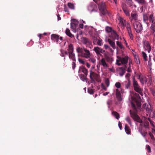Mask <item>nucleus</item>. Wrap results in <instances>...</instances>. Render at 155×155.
<instances>
[{"label":"nucleus","mask_w":155,"mask_h":155,"mask_svg":"<svg viewBox=\"0 0 155 155\" xmlns=\"http://www.w3.org/2000/svg\"><path fill=\"white\" fill-rule=\"evenodd\" d=\"M77 52L80 54L81 57L86 58H90L91 56V53L89 50L84 47H78L76 49Z\"/></svg>","instance_id":"nucleus-1"},{"label":"nucleus","mask_w":155,"mask_h":155,"mask_svg":"<svg viewBox=\"0 0 155 155\" xmlns=\"http://www.w3.org/2000/svg\"><path fill=\"white\" fill-rule=\"evenodd\" d=\"M131 105L132 108L134 110V111L132 112L131 110H130V116L134 121L140 124L142 123H143V120L140 119L136 112L137 109L136 106L133 103H131Z\"/></svg>","instance_id":"nucleus-2"},{"label":"nucleus","mask_w":155,"mask_h":155,"mask_svg":"<svg viewBox=\"0 0 155 155\" xmlns=\"http://www.w3.org/2000/svg\"><path fill=\"white\" fill-rule=\"evenodd\" d=\"M94 1L98 5V8L101 12V15H105L108 14L109 15V14L108 13L106 9V6L104 2L101 1V2H98V1H96L95 0Z\"/></svg>","instance_id":"nucleus-3"},{"label":"nucleus","mask_w":155,"mask_h":155,"mask_svg":"<svg viewBox=\"0 0 155 155\" xmlns=\"http://www.w3.org/2000/svg\"><path fill=\"white\" fill-rule=\"evenodd\" d=\"M133 85L134 90L142 96L143 95V89L140 87L137 81L135 80L134 77L133 78Z\"/></svg>","instance_id":"nucleus-4"},{"label":"nucleus","mask_w":155,"mask_h":155,"mask_svg":"<svg viewBox=\"0 0 155 155\" xmlns=\"http://www.w3.org/2000/svg\"><path fill=\"white\" fill-rule=\"evenodd\" d=\"M134 28L137 33H140L143 30L142 25L138 21H135L133 23Z\"/></svg>","instance_id":"nucleus-5"},{"label":"nucleus","mask_w":155,"mask_h":155,"mask_svg":"<svg viewBox=\"0 0 155 155\" xmlns=\"http://www.w3.org/2000/svg\"><path fill=\"white\" fill-rule=\"evenodd\" d=\"M90 77L92 78L95 79L98 82H101V80L99 74L91 71L90 72Z\"/></svg>","instance_id":"nucleus-6"},{"label":"nucleus","mask_w":155,"mask_h":155,"mask_svg":"<svg viewBox=\"0 0 155 155\" xmlns=\"http://www.w3.org/2000/svg\"><path fill=\"white\" fill-rule=\"evenodd\" d=\"M130 19L131 23L134 21H137L138 20V15L137 13L135 12H132L130 14Z\"/></svg>","instance_id":"nucleus-7"},{"label":"nucleus","mask_w":155,"mask_h":155,"mask_svg":"<svg viewBox=\"0 0 155 155\" xmlns=\"http://www.w3.org/2000/svg\"><path fill=\"white\" fill-rule=\"evenodd\" d=\"M143 47L145 50L147 51L149 53L151 50V48L148 41L144 40L143 41Z\"/></svg>","instance_id":"nucleus-8"},{"label":"nucleus","mask_w":155,"mask_h":155,"mask_svg":"<svg viewBox=\"0 0 155 155\" xmlns=\"http://www.w3.org/2000/svg\"><path fill=\"white\" fill-rule=\"evenodd\" d=\"M138 131L144 137H146L147 134V132L143 129V125L141 124L140 125Z\"/></svg>","instance_id":"nucleus-9"},{"label":"nucleus","mask_w":155,"mask_h":155,"mask_svg":"<svg viewBox=\"0 0 155 155\" xmlns=\"http://www.w3.org/2000/svg\"><path fill=\"white\" fill-rule=\"evenodd\" d=\"M122 7L124 12L126 15L127 16H129L130 15V12L126 5L125 4H123L122 5Z\"/></svg>","instance_id":"nucleus-10"},{"label":"nucleus","mask_w":155,"mask_h":155,"mask_svg":"<svg viewBox=\"0 0 155 155\" xmlns=\"http://www.w3.org/2000/svg\"><path fill=\"white\" fill-rule=\"evenodd\" d=\"M81 72H83L86 76H87V70L83 66H81L79 68L78 73H79Z\"/></svg>","instance_id":"nucleus-11"},{"label":"nucleus","mask_w":155,"mask_h":155,"mask_svg":"<svg viewBox=\"0 0 155 155\" xmlns=\"http://www.w3.org/2000/svg\"><path fill=\"white\" fill-rule=\"evenodd\" d=\"M71 21L72 22L71 23V27L72 30H75L77 25V21L74 19H72Z\"/></svg>","instance_id":"nucleus-12"},{"label":"nucleus","mask_w":155,"mask_h":155,"mask_svg":"<svg viewBox=\"0 0 155 155\" xmlns=\"http://www.w3.org/2000/svg\"><path fill=\"white\" fill-rule=\"evenodd\" d=\"M116 95L118 101H122V98L121 97V94L120 91L118 89H116Z\"/></svg>","instance_id":"nucleus-13"},{"label":"nucleus","mask_w":155,"mask_h":155,"mask_svg":"<svg viewBox=\"0 0 155 155\" xmlns=\"http://www.w3.org/2000/svg\"><path fill=\"white\" fill-rule=\"evenodd\" d=\"M128 56L121 58L120 60L123 64H126L128 62Z\"/></svg>","instance_id":"nucleus-14"},{"label":"nucleus","mask_w":155,"mask_h":155,"mask_svg":"<svg viewBox=\"0 0 155 155\" xmlns=\"http://www.w3.org/2000/svg\"><path fill=\"white\" fill-rule=\"evenodd\" d=\"M142 119L144 120V122L143 125L144 127L145 128H148L149 125V122L146 120L147 118L143 116L142 117Z\"/></svg>","instance_id":"nucleus-15"},{"label":"nucleus","mask_w":155,"mask_h":155,"mask_svg":"<svg viewBox=\"0 0 155 155\" xmlns=\"http://www.w3.org/2000/svg\"><path fill=\"white\" fill-rule=\"evenodd\" d=\"M107 41L114 49H115L116 48L115 43L114 40H112L108 38L107 39Z\"/></svg>","instance_id":"nucleus-16"},{"label":"nucleus","mask_w":155,"mask_h":155,"mask_svg":"<svg viewBox=\"0 0 155 155\" xmlns=\"http://www.w3.org/2000/svg\"><path fill=\"white\" fill-rule=\"evenodd\" d=\"M130 81L127 80L124 82L123 84L126 89H128L130 88Z\"/></svg>","instance_id":"nucleus-17"},{"label":"nucleus","mask_w":155,"mask_h":155,"mask_svg":"<svg viewBox=\"0 0 155 155\" xmlns=\"http://www.w3.org/2000/svg\"><path fill=\"white\" fill-rule=\"evenodd\" d=\"M51 38L54 41L58 42L59 40V36L55 34H52L51 35Z\"/></svg>","instance_id":"nucleus-18"},{"label":"nucleus","mask_w":155,"mask_h":155,"mask_svg":"<svg viewBox=\"0 0 155 155\" xmlns=\"http://www.w3.org/2000/svg\"><path fill=\"white\" fill-rule=\"evenodd\" d=\"M112 36L113 38V39L114 41L115 39L118 40L119 39L118 35L117 34L116 32L114 30L113 31V32L112 34Z\"/></svg>","instance_id":"nucleus-19"},{"label":"nucleus","mask_w":155,"mask_h":155,"mask_svg":"<svg viewBox=\"0 0 155 155\" xmlns=\"http://www.w3.org/2000/svg\"><path fill=\"white\" fill-rule=\"evenodd\" d=\"M69 58L74 61H76L75 55L73 52H68Z\"/></svg>","instance_id":"nucleus-20"},{"label":"nucleus","mask_w":155,"mask_h":155,"mask_svg":"<svg viewBox=\"0 0 155 155\" xmlns=\"http://www.w3.org/2000/svg\"><path fill=\"white\" fill-rule=\"evenodd\" d=\"M100 64L103 65L104 67H107V64L105 59L104 58H102L100 61Z\"/></svg>","instance_id":"nucleus-21"},{"label":"nucleus","mask_w":155,"mask_h":155,"mask_svg":"<svg viewBox=\"0 0 155 155\" xmlns=\"http://www.w3.org/2000/svg\"><path fill=\"white\" fill-rule=\"evenodd\" d=\"M79 76L81 80L83 81H87V76L82 74H79Z\"/></svg>","instance_id":"nucleus-22"},{"label":"nucleus","mask_w":155,"mask_h":155,"mask_svg":"<svg viewBox=\"0 0 155 155\" xmlns=\"http://www.w3.org/2000/svg\"><path fill=\"white\" fill-rule=\"evenodd\" d=\"M125 130L126 133L128 134H130L131 133L130 129L129 127L127 124H125Z\"/></svg>","instance_id":"nucleus-23"},{"label":"nucleus","mask_w":155,"mask_h":155,"mask_svg":"<svg viewBox=\"0 0 155 155\" xmlns=\"http://www.w3.org/2000/svg\"><path fill=\"white\" fill-rule=\"evenodd\" d=\"M119 68L120 70L119 72V74L120 76H122L125 72V69L123 67H120Z\"/></svg>","instance_id":"nucleus-24"},{"label":"nucleus","mask_w":155,"mask_h":155,"mask_svg":"<svg viewBox=\"0 0 155 155\" xmlns=\"http://www.w3.org/2000/svg\"><path fill=\"white\" fill-rule=\"evenodd\" d=\"M65 33L68 36L71 38H72L74 37V36L71 33L70 30L68 28L66 30Z\"/></svg>","instance_id":"nucleus-25"},{"label":"nucleus","mask_w":155,"mask_h":155,"mask_svg":"<svg viewBox=\"0 0 155 155\" xmlns=\"http://www.w3.org/2000/svg\"><path fill=\"white\" fill-rule=\"evenodd\" d=\"M104 57L107 61L108 62H112L113 61V59L107 55L106 53L104 54Z\"/></svg>","instance_id":"nucleus-26"},{"label":"nucleus","mask_w":155,"mask_h":155,"mask_svg":"<svg viewBox=\"0 0 155 155\" xmlns=\"http://www.w3.org/2000/svg\"><path fill=\"white\" fill-rule=\"evenodd\" d=\"M148 17L149 15L147 14H144L143 15V21L147 23V21L148 20Z\"/></svg>","instance_id":"nucleus-27"},{"label":"nucleus","mask_w":155,"mask_h":155,"mask_svg":"<svg viewBox=\"0 0 155 155\" xmlns=\"http://www.w3.org/2000/svg\"><path fill=\"white\" fill-rule=\"evenodd\" d=\"M83 43L84 44H88L89 45H91V43L90 42L88 39L85 38H83Z\"/></svg>","instance_id":"nucleus-28"},{"label":"nucleus","mask_w":155,"mask_h":155,"mask_svg":"<svg viewBox=\"0 0 155 155\" xmlns=\"http://www.w3.org/2000/svg\"><path fill=\"white\" fill-rule=\"evenodd\" d=\"M140 81L141 84H143L144 83V82L145 81V82H147V79L145 76H142Z\"/></svg>","instance_id":"nucleus-29"},{"label":"nucleus","mask_w":155,"mask_h":155,"mask_svg":"<svg viewBox=\"0 0 155 155\" xmlns=\"http://www.w3.org/2000/svg\"><path fill=\"white\" fill-rule=\"evenodd\" d=\"M68 50L69 51L68 52H73L74 51V48L72 44H70L68 45Z\"/></svg>","instance_id":"nucleus-30"},{"label":"nucleus","mask_w":155,"mask_h":155,"mask_svg":"<svg viewBox=\"0 0 155 155\" xmlns=\"http://www.w3.org/2000/svg\"><path fill=\"white\" fill-rule=\"evenodd\" d=\"M116 44L118 46L120 49H124V47L120 42L117 41L116 42Z\"/></svg>","instance_id":"nucleus-31"},{"label":"nucleus","mask_w":155,"mask_h":155,"mask_svg":"<svg viewBox=\"0 0 155 155\" xmlns=\"http://www.w3.org/2000/svg\"><path fill=\"white\" fill-rule=\"evenodd\" d=\"M152 23V24L150 28L152 30V33H154L155 32V22H153Z\"/></svg>","instance_id":"nucleus-32"},{"label":"nucleus","mask_w":155,"mask_h":155,"mask_svg":"<svg viewBox=\"0 0 155 155\" xmlns=\"http://www.w3.org/2000/svg\"><path fill=\"white\" fill-rule=\"evenodd\" d=\"M112 114L117 118L118 119L120 118L119 114L116 111H113L112 112Z\"/></svg>","instance_id":"nucleus-33"},{"label":"nucleus","mask_w":155,"mask_h":155,"mask_svg":"<svg viewBox=\"0 0 155 155\" xmlns=\"http://www.w3.org/2000/svg\"><path fill=\"white\" fill-rule=\"evenodd\" d=\"M100 49L101 48L98 47H95L94 49L93 50L95 51L97 54L100 53Z\"/></svg>","instance_id":"nucleus-34"},{"label":"nucleus","mask_w":155,"mask_h":155,"mask_svg":"<svg viewBox=\"0 0 155 155\" xmlns=\"http://www.w3.org/2000/svg\"><path fill=\"white\" fill-rule=\"evenodd\" d=\"M148 20L150 22H154V17L153 15V14H151L149 16Z\"/></svg>","instance_id":"nucleus-35"},{"label":"nucleus","mask_w":155,"mask_h":155,"mask_svg":"<svg viewBox=\"0 0 155 155\" xmlns=\"http://www.w3.org/2000/svg\"><path fill=\"white\" fill-rule=\"evenodd\" d=\"M142 56L144 61H147V56L146 54L143 51H142Z\"/></svg>","instance_id":"nucleus-36"},{"label":"nucleus","mask_w":155,"mask_h":155,"mask_svg":"<svg viewBox=\"0 0 155 155\" xmlns=\"http://www.w3.org/2000/svg\"><path fill=\"white\" fill-rule=\"evenodd\" d=\"M125 120L129 123L130 126L132 125L131 119L129 117H127L125 118Z\"/></svg>","instance_id":"nucleus-37"},{"label":"nucleus","mask_w":155,"mask_h":155,"mask_svg":"<svg viewBox=\"0 0 155 155\" xmlns=\"http://www.w3.org/2000/svg\"><path fill=\"white\" fill-rule=\"evenodd\" d=\"M120 21L122 25L123 26H125L126 25V21L124 19H123V18H120Z\"/></svg>","instance_id":"nucleus-38"},{"label":"nucleus","mask_w":155,"mask_h":155,"mask_svg":"<svg viewBox=\"0 0 155 155\" xmlns=\"http://www.w3.org/2000/svg\"><path fill=\"white\" fill-rule=\"evenodd\" d=\"M68 7L71 9H74V5L71 3H68Z\"/></svg>","instance_id":"nucleus-39"},{"label":"nucleus","mask_w":155,"mask_h":155,"mask_svg":"<svg viewBox=\"0 0 155 155\" xmlns=\"http://www.w3.org/2000/svg\"><path fill=\"white\" fill-rule=\"evenodd\" d=\"M105 30L107 32H110L112 31V28L109 26H107L105 28Z\"/></svg>","instance_id":"nucleus-40"},{"label":"nucleus","mask_w":155,"mask_h":155,"mask_svg":"<svg viewBox=\"0 0 155 155\" xmlns=\"http://www.w3.org/2000/svg\"><path fill=\"white\" fill-rule=\"evenodd\" d=\"M149 117L152 118H155V111H153L149 115Z\"/></svg>","instance_id":"nucleus-41"},{"label":"nucleus","mask_w":155,"mask_h":155,"mask_svg":"<svg viewBox=\"0 0 155 155\" xmlns=\"http://www.w3.org/2000/svg\"><path fill=\"white\" fill-rule=\"evenodd\" d=\"M95 40L97 41V43L98 45L99 46H101L102 45V43L101 41V40L98 39L97 38H96Z\"/></svg>","instance_id":"nucleus-42"},{"label":"nucleus","mask_w":155,"mask_h":155,"mask_svg":"<svg viewBox=\"0 0 155 155\" xmlns=\"http://www.w3.org/2000/svg\"><path fill=\"white\" fill-rule=\"evenodd\" d=\"M88 92L89 93L91 94H93L94 93V91L93 90L90 88H88Z\"/></svg>","instance_id":"nucleus-43"},{"label":"nucleus","mask_w":155,"mask_h":155,"mask_svg":"<svg viewBox=\"0 0 155 155\" xmlns=\"http://www.w3.org/2000/svg\"><path fill=\"white\" fill-rule=\"evenodd\" d=\"M127 4L130 6H131L133 5V2L132 0H127Z\"/></svg>","instance_id":"nucleus-44"},{"label":"nucleus","mask_w":155,"mask_h":155,"mask_svg":"<svg viewBox=\"0 0 155 155\" xmlns=\"http://www.w3.org/2000/svg\"><path fill=\"white\" fill-rule=\"evenodd\" d=\"M146 110L147 112L149 115H150V114L153 111L152 110L149 108L148 107H147L146 108Z\"/></svg>","instance_id":"nucleus-45"},{"label":"nucleus","mask_w":155,"mask_h":155,"mask_svg":"<svg viewBox=\"0 0 155 155\" xmlns=\"http://www.w3.org/2000/svg\"><path fill=\"white\" fill-rule=\"evenodd\" d=\"M130 74L129 73H127L126 74L125 78L127 80L130 81Z\"/></svg>","instance_id":"nucleus-46"},{"label":"nucleus","mask_w":155,"mask_h":155,"mask_svg":"<svg viewBox=\"0 0 155 155\" xmlns=\"http://www.w3.org/2000/svg\"><path fill=\"white\" fill-rule=\"evenodd\" d=\"M139 3L141 4H144L145 2L144 0H135Z\"/></svg>","instance_id":"nucleus-47"},{"label":"nucleus","mask_w":155,"mask_h":155,"mask_svg":"<svg viewBox=\"0 0 155 155\" xmlns=\"http://www.w3.org/2000/svg\"><path fill=\"white\" fill-rule=\"evenodd\" d=\"M89 61H90L91 62L93 63H95L96 62V60L94 58H90L89 59Z\"/></svg>","instance_id":"nucleus-48"},{"label":"nucleus","mask_w":155,"mask_h":155,"mask_svg":"<svg viewBox=\"0 0 155 155\" xmlns=\"http://www.w3.org/2000/svg\"><path fill=\"white\" fill-rule=\"evenodd\" d=\"M115 86L117 88H120L121 87V84L120 83V82L116 83L115 84Z\"/></svg>","instance_id":"nucleus-49"},{"label":"nucleus","mask_w":155,"mask_h":155,"mask_svg":"<svg viewBox=\"0 0 155 155\" xmlns=\"http://www.w3.org/2000/svg\"><path fill=\"white\" fill-rule=\"evenodd\" d=\"M146 148L147 150V152L148 153H149L150 152L151 148H150V146L149 145H147L146 146Z\"/></svg>","instance_id":"nucleus-50"},{"label":"nucleus","mask_w":155,"mask_h":155,"mask_svg":"<svg viewBox=\"0 0 155 155\" xmlns=\"http://www.w3.org/2000/svg\"><path fill=\"white\" fill-rule=\"evenodd\" d=\"M129 67H128V68L127 69V71L128 72H132V71L131 70V66L130 65V62L129 63Z\"/></svg>","instance_id":"nucleus-51"},{"label":"nucleus","mask_w":155,"mask_h":155,"mask_svg":"<svg viewBox=\"0 0 155 155\" xmlns=\"http://www.w3.org/2000/svg\"><path fill=\"white\" fill-rule=\"evenodd\" d=\"M149 134L151 139L154 141L155 140V138L153 134L150 132H149Z\"/></svg>","instance_id":"nucleus-52"},{"label":"nucleus","mask_w":155,"mask_h":155,"mask_svg":"<svg viewBox=\"0 0 155 155\" xmlns=\"http://www.w3.org/2000/svg\"><path fill=\"white\" fill-rule=\"evenodd\" d=\"M78 61L79 62L81 63L82 64H84L85 63V62L82 59H81L80 58H78Z\"/></svg>","instance_id":"nucleus-53"},{"label":"nucleus","mask_w":155,"mask_h":155,"mask_svg":"<svg viewBox=\"0 0 155 155\" xmlns=\"http://www.w3.org/2000/svg\"><path fill=\"white\" fill-rule=\"evenodd\" d=\"M128 34L129 37H130V38L131 40H133L134 38V36L132 33V32L130 33H128Z\"/></svg>","instance_id":"nucleus-54"},{"label":"nucleus","mask_w":155,"mask_h":155,"mask_svg":"<svg viewBox=\"0 0 155 155\" xmlns=\"http://www.w3.org/2000/svg\"><path fill=\"white\" fill-rule=\"evenodd\" d=\"M135 96L136 97V98L137 99H140V96L139 94H138L135 93Z\"/></svg>","instance_id":"nucleus-55"},{"label":"nucleus","mask_w":155,"mask_h":155,"mask_svg":"<svg viewBox=\"0 0 155 155\" xmlns=\"http://www.w3.org/2000/svg\"><path fill=\"white\" fill-rule=\"evenodd\" d=\"M136 104L138 107H140L141 105L140 102L138 101H136Z\"/></svg>","instance_id":"nucleus-56"},{"label":"nucleus","mask_w":155,"mask_h":155,"mask_svg":"<svg viewBox=\"0 0 155 155\" xmlns=\"http://www.w3.org/2000/svg\"><path fill=\"white\" fill-rule=\"evenodd\" d=\"M76 64L75 62L74 61L72 62V68L73 69H74L76 67Z\"/></svg>","instance_id":"nucleus-57"},{"label":"nucleus","mask_w":155,"mask_h":155,"mask_svg":"<svg viewBox=\"0 0 155 155\" xmlns=\"http://www.w3.org/2000/svg\"><path fill=\"white\" fill-rule=\"evenodd\" d=\"M90 79H91V83H94V84H95V79H93V78H91V77H90Z\"/></svg>","instance_id":"nucleus-58"},{"label":"nucleus","mask_w":155,"mask_h":155,"mask_svg":"<svg viewBox=\"0 0 155 155\" xmlns=\"http://www.w3.org/2000/svg\"><path fill=\"white\" fill-rule=\"evenodd\" d=\"M107 104L109 106H110L112 104V101L111 100H109L107 102Z\"/></svg>","instance_id":"nucleus-59"},{"label":"nucleus","mask_w":155,"mask_h":155,"mask_svg":"<svg viewBox=\"0 0 155 155\" xmlns=\"http://www.w3.org/2000/svg\"><path fill=\"white\" fill-rule=\"evenodd\" d=\"M151 91L153 95L155 97V91L153 89H151Z\"/></svg>","instance_id":"nucleus-60"},{"label":"nucleus","mask_w":155,"mask_h":155,"mask_svg":"<svg viewBox=\"0 0 155 155\" xmlns=\"http://www.w3.org/2000/svg\"><path fill=\"white\" fill-rule=\"evenodd\" d=\"M118 126H119L120 129V130H121V129H122V124L120 121H119L118 122Z\"/></svg>","instance_id":"nucleus-61"},{"label":"nucleus","mask_w":155,"mask_h":155,"mask_svg":"<svg viewBox=\"0 0 155 155\" xmlns=\"http://www.w3.org/2000/svg\"><path fill=\"white\" fill-rule=\"evenodd\" d=\"M63 51H64L63 50H61V55L62 57H64L65 55V54H64V52Z\"/></svg>","instance_id":"nucleus-62"},{"label":"nucleus","mask_w":155,"mask_h":155,"mask_svg":"<svg viewBox=\"0 0 155 155\" xmlns=\"http://www.w3.org/2000/svg\"><path fill=\"white\" fill-rule=\"evenodd\" d=\"M131 28V26H130L129 23H127V25L126 29H129Z\"/></svg>","instance_id":"nucleus-63"},{"label":"nucleus","mask_w":155,"mask_h":155,"mask_svg":"<svg viewBox=\"0 0 155 155\" xmlns=\"http://www.w3.org/2000/svg\"><path fill=\"white\" fill-rule=\"evenodd\" d=\"M100 53H102V54H103L105 52V51L104 50H103L102 49H101V48L100 49Z\"/></svg>","instance_id":"nucleus-64"}]
</instances>
